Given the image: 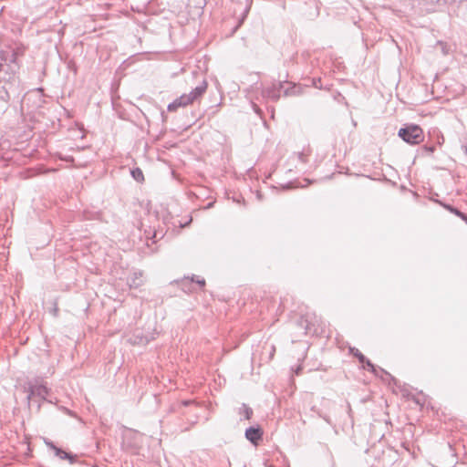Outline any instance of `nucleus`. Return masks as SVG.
<instances>
[{
  "mask_svg": "<svg viewBox=\"0 0 467 467\" xmlns=\"http://www.w3.org/2000/svg\"><path fill=\"white\" fill-rule=\"evenodd\" d=\"M304 91V88L296 83L289 81H277L270 86L264 88L262 94L265 98L274 101L278 100L282 96L296 97L300 96Z\"/></svg>",
  "mask_w": 467,
  "mask_h": 467,
  "instance_id": "f257e3e1",
  "label": "nucleus"
},
{
  "mask_svg": "<svg viewBox=\"0 0 467 467\" xmlns=\"http://www.w3.org/2000/svg\"><path fill=\"white\" fill-rule=\"evenodd\" d=\"M207 81L203 79L195 88H193L189 94H182L177 98L173 102L168 105V110L173 111L177 108L186 107L194 101H196L207 89Z\"/></svg>",
  "mask_w": 467,
  "mask_h": 467,
  "instance_id": "f03ea898",
  "label": "nucleus"
},
{
  "mask_svg": "<svg viewBox=\"0 0 467 467\" xmlns=\"http://www.w3.org/2000/svg\"><path fill=\"white\" fill-rule=\"evenodd\" d=\"M399 136L410 144H419L424 139L422 130L418 125H408L401 128L399 130Z\"/></svg>",
  "mask_w": 467,
  "mask_h": 467,
  "instance_id": "7ed1b4c3",
  "label": "nucleus"
},
{
  "mask_svg": "<svg viewBox=\"0 0 467 467\" xmlns=\"http://www.w3.org/2000/svg\"><path fill=\"white\" fill-rule=\"evenodd\" d=\"M17 53L16 52V59L14 61H1L0 60V83L8 82L12 80L18 69L16 62Z\"/></svg>",
  "mask_w": 467,
  "mask_h": 467,
  "instance_id": "20e7f679",
  "label": "nucleus"
},
{
  "mask_svg": "<svg viewBox=\"0 0 467 467\" xmlns=\"http://www.w3.org/2000/svg\"><path fill=\"white\" fill-rule=\"evenodd\" d=\"M262 435L263 431L260 428L250 427L245 431L246 439L253 444H257V442L262 439Z\"/></svg>",
  "mask_w": 467,
  "mask_h": 467,
  "instance_id": "39448f33",
  "label": "nucleus"
},
{
  "mask_svg": "<svg viewBox=\"0 0 467 467\" xmlns=\"http://www.w3.org/2000/svg\"><path fill=\"white\" fill-rule=\"evenodd\" d=\"M49 393V389L45 385H34L30 387V394L29 398L31 396H36L43 400L47 399V396Z\"/></svg>",
  "mask_w": 467,
  "mask_h": 467,
  "instance_id": "423d86ee",
  "label": "nucleus"
},
{
  "mask_svg": "<svg viewBox=\"0 0 467 467\" xmlns=\"http://www.w3.org/2000/svg\"><path fill=\"white\" fill-rule=\"evenodd\" d=\"M46 444L54 451L56 456L59 457L62 460H69L70 462H74V456L66 452L62 449L57 447L52 441H45Z\"/></svg>",
  "mask_w": 467,
  "mask_h": 467,
  "instance_id": "0eeeda50",
  "label": "nucleus"
},
{
  "mask_svg": "<svg viewBox=\"0 0 467 467\" xmlns=\"http://www.w3.org/2000/svg\"><path fill=\"white\" fill-rule=\"evenodd\" d=\"M143 283L142 280V273L141 272H134L129 278L128 284L130 287L137 288L140 286Z\"/></svg>",
  "mask_w": 467,
  "mask_h": 467,
  "instance_id": "6e6552de",
  "label": "nucleus"
},
{
  "mask_svg": "<svg viewBox=\"0 0 467 467\" xmlns=\"http://www.w3.org/2000/svg\"><path fill=\"white\" fill-rule=\"evenodd\" d=\"M350 350L358 358V361L360 363H362L363 365L366 364L368 369L373 372L375 371L374 365L368 359H367L362 353H360L358 349L355 350L354 348H351Z\"/></svg>",
  "mask_w": 467,
  "mask_h": 467,
  "instance_id": "1a4fd4ad",
  "label": "nucleus"
},
{
  "mask_svg": "<svg viewBox=\"0 0 467 467\" xmlns=\"http://www.w3.org/2000/svg\"><path fill=\"white\" fill-rule=\"evenodd\" d=\"M420 4L426 7L428 11H434L437 6L442 5V0H420Z\"/></svg>",
  "mask_w": 467,
  "mask_h": 467,
  "instance_id": "9d476101",
  "label": "nucleus"
},
{
  "mask_svg": "<svg viewBox=\"0 0 467 467\" xmlns=\"http://www.w3.org/2000/svg\"><path fill=\"white\" fill-rule=\"evenodd\" d=\"M16 59V51L4 50L0 48V60L1 61H14Z\"/></svg>",
  "mask_w": 467,
  "mask_h": 467,
  "instance_id": "9b49d317",
  "label": "nucleus"
},
{
  "mask_svg": "<svg viewBox=\"0 0 467 467\" xmlns=\"http://www.w3.org/2000/svg\"><path fill=\"white\" fill-rule=\"evenodd\" d=\"M240 414L244 417V419L249 420L253 414V410L250 407L243 404L240 408Z\"/></svg>",
  "mask_w": 467,
  "mask_h": 467,
  "instance_id": "f8f14e48",
  "label": "nucleus"
},
{
  "mask_svg": "<svg viewBox=\"0 0 467 467\" xmlns=\"http://www.w3.org/2000/svg\"><path fill=\"white\" fill-rule=\"evenodd\" d=\"M131 175L132 177L137 181V182H140L143 180V173L141 171L140 169L139 168H136L134 170L131 171Z\"/></svg>",
  "mask_w": 467,
  "mask_h": 467,
  "instance_id": "ddd939ff",
  "label": "nucleus"
},
{
  "mask_svg": "<svg viewBox=\"0 0 467 467\" xmlns=\"http://www.w3.org/2000/svg\"><path fill=\"white\" fill-rule=\"evenodd\" d=\"M295 156L298 159V161H300L302 163H306L307 160H306V156L307 154L305 153L304 151L302 152H297V153H295Z\"/></svg>",
  "mask_w": 467,
  "mask_h": 467,
  "instance_id": "4468645a",
  "label": "nucleus"
},
{
  "mask_svg": "<svg viewBox=\"0 0 467 467\" xmlns=\"http://www.w3.org/2000/svg\"><path fill=\"white\" fill-rule=\"evenodd\" d=\"M0 99L5 102H6L9 99V94L5 87H3L2 90H0Z\"/></svg>",
  "mask_w": 467,
  "mask_h": 467,
  "instance_id": "2eb2a0df",
  "label": "nucleus"
},
{
  "mask_svg": "<svg viewBox=\"0 0 467 467\" xmlns=\"http://www.w3.org/2000/svg\"><path fill=\"white\" fill-rule=\"evenodd\" d=\"M303 323H306V328H305V329H306V332H305V333H306V334H307V333H308V331L310 330V328H309V327H308V321H307L306 319V320H303V319H302V320H301V325H303Z\"/></svg>",
  "mask_w": 467,
  "mask_h": 467,
  "instance_id": "dca6fc26",
  "label": "nucleus"
},
{
  "mask_svg": "<svg viewBox=\"0 0 467 467\" xmlns=\"http://www.w3.org/2000/svg\"><path fill=\"white\" fill-rule=\"evenodd\" d=\"M196 283L199 284L201 286H203L205 285L204 279H197Z\"/></svg>",
  "mask_w": 467,
  "mask_h": 467,
  "instance_id": "f3484780",
  "label": "nucleus"
},
{
  "mask_svg": "<svg viewBox=\"0 0 467 467\" xmlns=\"http://www.w3.org/2000/svg\"><path fill=\"white\" fill-rule=\"evenodd\" d=\"M300 370H301V367L299 366V367L296 368V375H298V374H299V372H300Z\"/></svg>",
  "mask_w": 467,
  "mask_h": 467,
  "instance_id": "a211bd4d",
  "label": "nucleus"
}]
</instances>
